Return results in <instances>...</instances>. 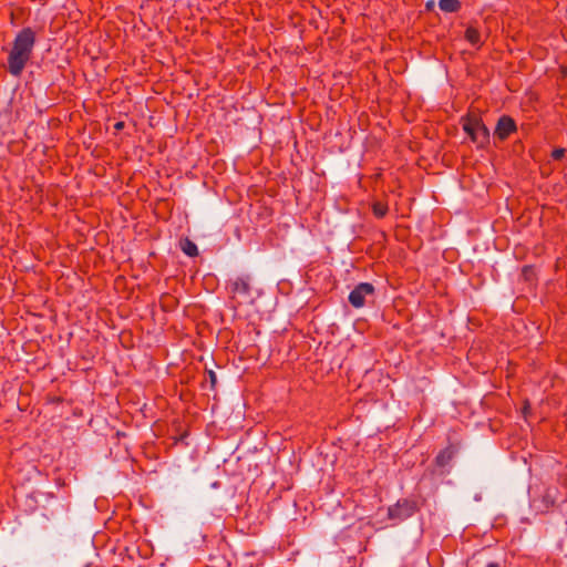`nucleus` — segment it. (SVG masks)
Listing matches in <instances>:
<instances>
[{"label":"nucleus","mask_w":567,"mask_h":567,"mask_svg":"<svg viewBox=\"0 0 567 567\" xmlns=\"http://www.w3.org/2000/svg\"><path fill=\"white\" fill-rule=\"evenodd\" d=\"M34 45L35 32L30 27L17 33L7 59V70L11 75L19 78L22 74L32 58Z\"/></svg>","instance_id":"f257e3e1"},{"label":"nucleus","mask_w":567,"mask_h":567,"mask_svg":"<svg viewBox=\"0 0 567 567\" xmlns=\"http://www.w3.org/2000/svg\"><path fill=\"white\" fill-rule=\"evenodd\" d=\"M463 131L477 147L484 148L489 143V131L483 120L475 114H467L461 120Z\"/></svg>","instance_id":"f03ea898"},{"label":"nucleus","mask_w":567,"mask_h":567,"mask_svg":"<svg viewBox=\"0 0 567 567\" xmlns=\"http://www.w3.org/2000/svg\"><path fill=\"white\" fill-rule=\"evenodd\" d=\"M419 512L416 501L401 498L394 505L388 508V517L393 520H405Z\"/></svg>","instance_id":"7ed1b4c3"},{"label":"nucleus","mask_w":567,"mask_h":567,"mask_svg":"<svg viewBox=\"0 0 567 567\" xmlns=\"http://www.w3.org/2000/svg\"><path fill=\"white\" fill-rule=\"evenodd\" d=\"M375 292V288L370 282H361L354 287V289L349 293V302L352 307L359 309L365 305V298L369 296H373Z\"/></svg>","instance_id":"20e7f679"},{"label":"nucleus","mask_w":567,"mask_h":567,"mask_svg":"<svg viewBox=\"0 0 567 567\" xmlns=\"http://www.w3.org/2000/svg\"><path fill=\"white\" fill-rule=\"evenodd\" d=\"M516 131L517 125L515 120L509 115H502L496 123L494 137L501 142H504Z\"/></svg>","instance_id":"39448f33"},{"label":"nucleus","mask_w":567,"mask_h":567,"mask_svg":"<svg viewBox=\"0 0 567 567\" xmlns=\"http://www.w3.org/2000/svg\"><path fill=\"white\" fill-rule=\"evenodd\" d=\"M230 292L233 295V298L236 296H249L251 291L250 287V277L248 275L246 276H239L235 278L234 280H230L229 282Z\"/></svg>","instance_id":"423d86ee"},{"label":"nucleus","mask_w":567,"mask_h":567,"mask_svg":"<svg viewBox=\"0 0 567 567\" xmlns=\"http://www.w3.org/2000/svg\"><path fill=\"white\" fill-rule=\"evenodd\" d=\"M457 453V446L449 444L446 447L441 450L434 458L435 466L443 468L447 466Z\"/></svg>","instance_id":"0eeeda50"},{"label":"nucleus","mask_w":567,"mask_h":567,"mask_svg":"<svg viewBox=\"0 0 567 567\" xmlns=\"http://www.w3.org/2000/svg\"><path fill=\"white\" fill-rule=\"evenodd\" d=\"M464 38L468 43H471L474 47L480 48L483 44L481 39V32L478 31V29L472 25L466 28Z\"/></svg>","instance_id":"6e6552de"},{"label":"nucleus","mask_w":567,"mask_h":567,"mask_svg":"<svg viewBox=\"0 0 567 567\" xmlns=\"http://www.w3.org/2000/svg\"><path fill=\"white\" fill-rule=\"evenodd\" d=\"M181 249L183 252L189 257L198 256V248L194 241L189 238L185 237L179 241Z\"/></svg>","instance_id":"1a4fd4ad"},{"label":"nucleus","mask_w":567,"mask_h":567,"mask_svg":"<svg viewBox=\"0 0 567 567\" xmlns=\"http://www.w3.org/2000/svg\"><path fill=\"white\" fill-rule=\"evenodd\" d=\"M439 7L443 12L455 13L460 11L462 4L460 0H439Z\"/></svg>","instance_id":"9d476101"},{"label":"nucleus","mask_w":567,"mask_h":567,"mask_svg":"<svg viewBox=\"0 0 567 567\" xmlns=\"http://www.w3.org/2000/svg\"><path fill=\"white\" fill-rule=\"evenodd\" d=\"M388 212H389V206L386 203L375 202L372 204V213L377 218L385 217Z\"/></svg>","instance_id":"9b49d317"},{"label":"nucleus","mask_w":567,"mask_h":567,"mask_svg":"<svg viewBox=\"0 0 567 567\" xmlns=\"http://www.w3.org/2000/svg\"><path fill=\"white\" fill-rule=\"evenodd\" d=\"M161 303H162V307H163L164 309H166V308H173V307L175 306V303H176V300H175V298H174L173 296H171V295H164V296H162V298H161Z\"/></svg>","instance_id":"f8f14e48"},{"label":"nucleus","mask_w":567,"mask_h":567,"mask_svg":"<svg viewBox=\"0 0 567 567\" xmlns=\"http://www.w3.org/2000/svg\"><path fill=\"white\" fill-rule=\"evenodd\" d=\"M205 374H206V381H208L210 384V389L215 390L216 384H217L216 373L213 370H206Z\"/></svg>","instance_id":"ddd939ff"},{"label":"nucleus","mask_w":567,"mask_h":567,"mask_svg":"<svg viewBox=\"0 0 567 567\" xmlns=\"http://www.w3.org/2000/svg\"><path fill=\"white\" fill-rule=\"evenodd\" d=\"M565 148H555L553 152H551V158L554 161H560L564 156H565Z\"/></svg>","instance_id":"4468645a"},{"label":"nucleus","mask_w":567,"mask_h":567,"mask_svg":"<svg viewBox=\"0 0 567 567\" xmlns=\"http://www.w3.org/2000/svg\"><path fill=\"white\" fill-rule=\"evenodd\" d=\"M425 8L427 11H432L434 9V1L430 0L426 2Z\"/></svg>","instance_id":"2eb2a0df"},{"label":"nucleus","mask_w":567,"mask_h":567,"mask_svg":"<svg viewBox=\"0 0 567 567\" xmlns=\"http://www.w3.org/2000/svg\"><path fill=\"white\" fill-rule=\"evenodd\" d=\"M124 127V123L123 122H117L115 125H114V128L115 130H122Z\"/></svg>","instance_id":"dca6fc26"},{"label":"nucleus","mask_w":567,"mask_h":567,"mask_svg":"<svg viewBox=\"0 0 567 567\" xmlns=\"http://www.w3.org/2000/svg\"><path fill=\"white\" fill-rule=\"evenodd\" d=\"M486 567H499L497 563H489Z\"/></svg>","instance_id":"f3484780"}]
</instances>
